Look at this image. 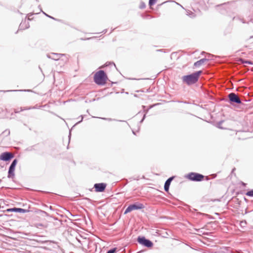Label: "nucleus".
<instances>
[{
    "label": "nucleus",
    "instance_id": "5fc2aeb1",
    "mask_svg": "<svg viewBox=\"0 0 253 253\" xmlns=\"http://www.w3.org/2000/svg\"><path fill=\"white\" fill-rule=\"evenodd\" d=\"M42 193H45V192L44 191H41Z\"/></svg>",
    "mask_w": 253,
    "mask_h": 253
},
{
    "label": "nucleus",
    "instance_id": "4be33fe9",
    "mask_svg": "<svg viewBox=\"0 0 253 253\" xmlns=\"http://www.w3.org/2000/svg\"><path fill=\"white\" fill-rule=\"evenodd\" d=\"M110 65H113L115 68H116L115 64L113 62H106L103 66L104 67H107Z\"/></svg>",
    "mask_w": 253,
    "mask_h": 253
},
{
    "label": "nucleus",
    "instance_id": "f8f14e48",
    "mask_svg": "<svg viewBox=\"0 0 253 253\" xmlns=\"http://www.w3.org/2000/svg\"><path fill=\"white\" fill-rule=\"evenodd\" d=\"M175 177L174 176H172L170 177H169L165 182L164 184V190L166 192H168L169 189V186L170 185V183L172 181V180L174 179Z\"/></svg>",
    "mask_w": 253,
    "mask_h": 253
},
{
    "label": "nucleus",
    "instance_id": "1a4fd4ad",
    "mask_svg": "<svg viewBox=\"0 0 253 253\" xmlns=\"http://www.w3.org/2000/svg\"><path fill=\"white\" fill-rule=\"evenodd\" d=\"M14 157V155L10 152H4L0 155V160L3 161H9Z\"/></svg>",
    "mask_w": 253,
    "mask_h": 253
},
{
    "label": "nucleus",
    "instance_id": "ea45409f",
    "mask_svg": "<svg viewBox=\"0 0 253 253\" xmlns=\"http://www.w3.org/2000/svg\"><path fill=\"white\" fill-rule=\"evenodd\" d=\"M249 40H252V42H253V36H251V37H250V38H249Z\"/></svg>",
    "mask_w": 253,
    "mask_h": 253
},
{
    "label": "nucleus",
    "instance_id": "8fccbe9b",
    "mask_svg": "<svg viewBox=\"0 0 253 253\" xmlns=\"http://www.w3.org/2000/svg\"><path fill=\"white\" fill-rule=\"evenodd\" d=\"M205 52L204 51H203V52H202V53H201V54H205Z\"/></svg>",
    "mask_w": 253,
    "mask_h": 253
},
{
    "label": "nucleus",
    "instance_id": "412c9836",
    "mask_svg": "<svg viewBox=\"0 0 253 253\" xmlns=\"http://www.w3.org/2000/svg\"><path fill=\"white\" fill-rule=\"evenodd\" d=\"M247 225V222L246 220H242L240 222V225L241 227L244 229Z\"/></svg>",
    "mask_w": 253,
    "mask_h": 253
},
{
    "label": "nucleus",
    "instance_id": "c9c22d12",
    "mask_svg": "<svg viewBox=\"0 0 253 253\" xmlns=\"http://www.w3.org/2000/svg\"><path fill=\"white\" fill-rule=\"evenodd\" d=\"M33 15V13H29V14H28V19L29 20H31V19L30 18V16H32Z\"/></svg>",
    "mask_w": 253,
    "mask_h": 253
},
{
    "label": "nucleus",
    "instance_id": "72a5a7b5",
    "mask_svg": "<svg viewBox=\"0 0 253 253\" xmlns=\"http://www.w3.org/2000/svg\"><path fill=\"white\" fill-rule=\"evenodd\" d=\"M65 58L62 59V60H63L64 62H67L68 61V58L66 57V56H64Z\"/></svg>",
    "mask_w": 253,
    "mask_h": 253
},
{
    "label": "nucleus",
    "instance_id": "6ab92c4d",
    "mask_svg": "<svg viewBox=\"0 0 253 253\" xmlns=\"http://www.w3.org/2000/svg\"><path fill=\"white\" fill-rule=\"evenodd\" d=\"M246 195L249 197H253V189L248 191L246 193Z\"/></svg>",
    "mask_w": 253,
    "mask_h": 253
},
{
    "label": "nucleus",
    "instance_id": "a211bd4d",
    "mask_svg": "<svg viewBox=\"0 0 253 253\" xmlns=\"http://www.w3.org/2000/svg\"><path fill=\"white\" fill-rule=\"evenodd\" d=\"M240 61H241V63L243 64H249V65L253 64V62L251 60H245L244 59H241Z\"/></svg>",
    "mask_w": 253,
    "mask_h": 253
},
{
    "label": "nucleus",
    "instance_id": "49530a36",
    "mask_svg": "<svg viewBox=\"0 0 253 253\" xmlns=\"http://www.w3.org/2000/svg\"><path fill=\"white\" fill-rule=\"evenodd\" d=\"M39 226H42V224H41V223H40V224H39Z\"/></svg>",
    "mask_w": 253,
    "mask_h": 253
},
{
    "label": "nucleus",
    "instance_id": "e433bc0d",
    "mask_svg": "<svg viewBox=\"0 0 253 253\" xmlns=\"http://www.w3.org/2000/svg\"><path fill=\"white\" fill-rule=\"evenodd\" d=\"M41 212L43 213L44 214H45L46 215H48V213L46 211H41Z\"/></svg>",
    "mask_w": 253,
    "mask_h": 253
},
{
    "label": "nucleus",
    "instance_id": "dca6fc26",
    "mask_svg": "<svg viewBox=\"0 0 253 253\" xmlns=\"http://www.w3.org/2000/svg\"><path fill=\"white\" fill-rule=\"evenodd\" d=\"M209 61V59L206 58H202V59L195 62L194 64V66L196 67H199L201 65H202L204 62H205L206 61Z\"/></svg>",
    "mask_w": 253,
    "mask_h": 253
},
{
    "label": "nucleus",
    "instance_id": "f03ea898",
    "mask_svg": "<svg viewBox=\"0 0 253 253\" xmlns=\"http://www.w3.org/2000/svg\"><path fill=\"white\" fill-rule=\"evenodd\" d=\"M250 4L251 7L249 12L244 13L242 17L235 16L233 17V20L238 19L243 23H249V21L253 23V0L251 1Z\"/></svg>",
    "mask_w": 253,
    "mask_h": 253
},
{
    "label": "nucleus",
    "instance_id": "4c0bfd02",
    "mask_svg": "<svg viewBox=\"0 0 253 253\" xmlns=\"http://www.w3.org/2000/svg\"><path fill=\"white\" fill-rule=\"evenodd\" d=\"M46 56L47 58H48L49 59H52V58H53L51 56V55L49 54H46Z\"/></svg>",
    "mask_w": 253,
    "mask_h": 253
},
{
    "label": "nucleus",
    "instance_id": "bb28decb",
    "mask_svg": "<svg viewBox=\"0 0 253 253\" xmlns=\"http://www.w3.org/2000/svg\"><path fill=\"white\" fill-rule=\"evenodd\" d=\"M7 91H31V90L29 89H20V90H8Z\"/></svg>",
    "mask_w": 253,
    "mask_h": 253
},
{
    "label": "nucleus",
    "instance_id": "58836bf2",
    "mask_svg": "<svg viewBox=\"0 0 253 253\" xmlns=\"http://www.w3.org/2000/svg\"><path fill=\"white\" fill-rule=\"evenodd\" d=\"M107 29H105V30H104L102 32V33L103 34H104L106 33H107Z\"/></svg>",
    "mask_w": 253,
    "mask_h": 253
},
{
    "label": "nucleus",
    "instance_id": "6e6d98bb",
    "mask_svg": "<svg viewBox=\"0 0 253 253\" xmlns=\"http://www.w3.org/2000/svg\"><path fill=\"white\" fill-rule=\"evenodd\" d=\"M70 253H73V252H71Z\"/></svg>",
    "mask_w": 253,
    "mask_h": 253
},
{
    "label": "nucleus",
    "instance_id": "0eeeda50",
    "mask_svg": "<svg viewBox=\"0 0 253 253\" xmlns=\"http://www.w3.org/2000/svg\"><path fill=\"white\" fill-rule=\"evenodd\" d=\"M145 208L143 204L135 202L132 204L129 205L126 209L124 212V214H127L128 212L133 211V210H141Z\"/></svg>",
    "mask_w": 253,
    "mask_h": 253
},
{
    "label": "nucleus",
    "instance_id": "aec40b11",
    "mask_svg": "<svg viewBox=\"0 0 253 253\" xmlns=\"http://www.w3.org/2000/svg\"><path fill=\"white\" fill-rule=\"evenodd\" d=\"M17 162H18V160H17V159H14L12 161V163H11L10 166L15 168L16 166V165L17 164Z\"/></svg>",
    "mask_w": 253,
    "mask_h": 253
},
{
    "label": "nucleus",
    "instance_id": "cd10ccee",
    "mask_svg": "<svg viewBox=\"0 0 253 253\" xmlns=\"http://www.w3.org/2000/svg\"><path fill=\"white\" fill-rule=\"evenodd\" d=\"M34 108H35V107H30L29 108H24V107H20V111H22L26 110H30V109H34Z\"/></svg>",
    "mask_w": 253,
    "mask_h": 253
},
{
    "label": "nucleus",
    "instance_id": "6e6552de",
    "mask_svg": "<svg viewBox=\"0 0 253 253\" xmlns=\"http://www.w3.org/2000/svg\"><path fill=\"white\" fill-rule=\"evenodd\" d=\"M225 6H228V11L234 10L237 7L236 2L235 1H231L216 5L217 7H224Z\"/></svg>",
    "mask_w": 253,
    "mask_h": 253
},
{
    "label": "nucleus",
    "instance_id": "c03bdc74",
    "mask_svg": "<svg viewBox=\"0 0 253 253\" xmlns=\"http://www.w3.org/2000/svg\"><path fill=\"white\" fill-rule=\"evenodd\" d=\"M27 150H28V151H31V150H32V148H30V147H29V148H28L27 149Z\"/></svg>",
    "mask_w": 253,
    "mask_h": 253
},
{
    "label": "nucleus",
    "instance_id": "c756f323",
    "mask_svg": "<svg viewBox=\"0 0 253 253\" xmlns=\"http://www.w3.org/2000/svg\"><path fill=\"white\" fill-rule=\"evenodd\" d=\"M40 11L42 12L43 14H44L46 17L48 18H49V17H51V16H50L49 15H48L47 14L43 12L41 8H40Z\"/></svg>",
    "mask_w": 253,
    "mask_h": 253
},
{
    "label": "nucleus",
    "instance_id": "2f4dec72",
    "mask_svg": "<svg viewBox=\"0 0 253 253\" xmlns=\"http://www.w3.org/2000/svg\"><path fill=\"white\" fill-rule=\"evenodd\" d=\"M14 112L15 113H18L21 111H20V109L19 110V108H17V109H15Z\"/></svg>",
    "mask_w": 253,
    "mask_h": 253
},
{
    "label": "nucleus",
    "instance_id": "b1692460",
    "mask_svg": "<svg viewBox=\"0 0 253 253\" xmlns=\"http://www.w3.org/2000/svg\"><path fill=\"white\" fill-rule=\"evenodd\" d=\"M146 7V4L144 2L141 1L139 7L140 9H144Z\"/></svg>",
    "mask_w": 253,
    "mask_h": 253
},
{
    "label": "nucleus",
    "instance_id": "20e7f679",
    "mask_svg": "<svg viewBox=\"0 0 253 253\" xmlns=\"http://www.w3.org/2000/svg\"><path fill=\"white\" fill-rule=\"evenodd\" d=\"M185 177L192 181L201 182L204 179L205 176L199 173L191 172L185 175Z\"/></svg>",
    "mask_w": 253,
    "mask_h": 253
},
{
    "label": "nucleus",
    "instance_id": "473e14b6",
    "mask_svg": "<svg viewBox=\"0 0 253 253\" xmlns=\"http://www.w3.org/2000/svg\"><path fill=\"white\" fill-rule=\"evenodd\" d=\"M49 18H51V19H53V20H55V21H61V20H60V19H56V18H54V17H52V16H51V17H49Z\"/></svg>",
    "mask_w": 253,
    "mask_h": 253
},
{
    "label": "nucleus",
    "instance_id": "f257e3e1",
    "mask_svg": "<svg viewBox=\"0 0 253 253\" xmlns=\"http://www.w3.org/2000/svg\"><path fill=\"white\" fill-rule=\"evenodd\" d=\"M202 70L196 71L192 74L183 76L182 80L183 83L188 85L196 84L199 80L200 75L202 74Z\"/></svg>",
    "mask_w": 253,
    "mask_h": 253
},
{
    "label": "nucleus",
    "instance_id": "423d86ee",
    "mask_svg": "<svg viewBox=\"0 0 253 253\" xmlns=\"http://www.w3.org/2000/svg\"><path fill=\"white\" fill-rule=\"evenodd\" d=\"M137 241L139 244L148 248L153 247L154 245L153 243L150 240L143 236H139L137 238Z\"/></svg>",
    "mask_w": 253,
    "mask_h": 253
},
{
    "label": "nucleus",
    "instance_id": "5701e85b",
    "mask_svg": "<svg viewBox=\"0 0 253 253\" xmlns=\"http://www.w3.org/2000/svg\"><path fill=\"white\" fill-rule=\"evenodd\" d=\"M157 0H149V5L151 7L154 5L157 2Z\"/></svg>",
    "mask_w": 253,
    "mask_h": 253
},
{
    "label": "nucleus",
    "instance_id": "3c124183",
    "mask_svg": "<svg viewBox=\"0 0 253 253\" xmlns=\"http://www.w3.org/2000/svg\"><path fill=\"white\" fill-rule=\"evenodd\" d=\"M132 132L134 135H136L135 132L134 131H133Z\"/></svg>",
    "mask_w": 253,
    "mask_h": 253
},
{
    "label": "nucleus",
    "instance_id": "a878e982",
    "mask_svg": "<svg viewBox=\"0 0 253 253\" xmlns=\"http://www.w3.org/2000/svg\"><path fill=\"white\" fill-rule=\"evenodd\" d=\"M93 118H95V117L92 116ZM99 118L98 117H97ZM101 119L104 120H107L108 121H117L115 119H113L111 118H99Z\"/></svg>",
    "mask_w": 253,
    "mask_h": 253
},
{
    "label": "nucleus",
    "instance_id": "393cba45",
    "mask_svg": "<svg viewBox=\"0 0 253 253\" xmlns=\"http://www.w3.org/2000/svg\"><path fill=\"white\" fill-rule=\"evenodd\" d=\"M117 251V248H114L108 250L106 253H116Z\"/></svg>",
    "mask_w": 253,
    "mask_h": 253
},
{
    "label": "nucleus",
    "instance_id": "a18cd8bd",
    "mask_svg": "<svg viewBox=\"0 0 253 253\" xmlns=\"http://www.w3.org/2000/svg\"><path fill=\"white\" fill-rule=\"evenodd\" d=\"M143 252V251H140L139 252H138L137 253H141Z\"/></svg>",
    "mask_w": 253,
    "mask_h": 253
},
{
    "label": "nucleus",
    "instance_id": "c85d7f7f",
    "mask_svg": "<svg viewBox=\"0 0 253 253\" xmlns=\"http://www.w3.org/2000/svg\"><path fill=\"white\" fill-rule=\"evenodd\" d=\"M191 12V13H190L189 12H187V15H189L191 17H195V14L192 12Z\"/></svg>",
    "mask_w": 253,
    "mask_h": 253
},
{
    "label": "nucleus",
    "instance_id": "de8ad7c7",
    "mask_svg": "<svg viewBox=\"0 0 253 253\" xmlns=\"http://www.w3.org/2000/svg\"><path fill=\"white\" fill-rule=\"evenodd\" d=\"M114 29H112L111 32H110V34L111 33L114 31Z\"/></svg>",
    "mask_w": 253,
    "mask_h": 253
},
{
    "label": "nucleus",
    "instance_id": "7c9ffc66",
    "mask_svg": "<svg viewBox=\"0 0 253 253\" xmlns=\"http://www.w3.org/2000/svg\"><path fill=\"white\" fill-rule=\"evenodd\" d=\"M80 117H81V120L80 121H79L78 122H77V123L76 124V125L78 124H79V123H81V122L83 121V119H84V116H83V115H81V116H80Z\"/></svg>",
    "mask_w": 253,
    "mask_h": 253
},
{
    "label": "nucleus",
    "instance_id": "f704fd0d",
    "mask_svg": "<svg viewBox=\"0 0 253 253\" xmlns=\"http://www.w3.org/2000/svg\"><path fill=\"white\" fill-rule=\"evenodd\" d=\"M222 123V121H220L218 123V126L217 127L220 128H222V127L220 126H221V124Z\"/></svg>",
    "mask_w": 253,
    "mask_h": 253
},
{
    "label": "nucleus",
    "instance_id": "603ef678",
    "mask_svg": "<svg viewBox=\"0 0 253 253\" xmlns=\"http://www.w3.org/2000/svg\"><path fill=\"white\" fill-rule=\"evenodd\" d=\"M119 121L120 122H125V121H121V120H120Z\"/></svg>",
    "mask_w": 253,
    "mask_h": 253
},
{
    "label": "nucleus",
    "instance_id": "a19ab883",
    "mask_svg": "<svg viewBox=\"0 0 253 253\" xmlns=\"http://www.w3.org/2000/svg\"><path fill=\"white\" fill-rule=\"evenodd\" d=\"M241 184L243 186H246V183L243 182H241Z\"/></svg>",
    "mask_w": 253,
    "mask_h": 253
},
{
    "label": "nucleus",
    "instance_id": "ddd939ff",
    "mask_svg": "<svg viewBox=\"0 0 253 253\" xmlns=\"http://www.w3.org/2000/svg\"><path fill=\"white\" fill-rule=\"evenodd\" d=\"M15 168L9 166L8 171V175L7 177L8 178H13L15 176Z\"/></svg>",
    "mask_w": 253,
    "mask_h": 253
},
{
    "label": "nucleus",
    "instance_id": "4468645a",
    "mask_svg": "<svg viewBox=\"0 0 253 253\" xmlns=\"http://www.w3.org/2000/svg\"><path fill=\"white\" fill-rule=\"evenodd\" d=\"M29 27H30V25H29V23L27 22L26 20H25L24 21H22L20 23V24L19 25V30H24V29L29 28Z\"/></svg>",
    "mask_w": 253,
    "mask_h": 253
},
{
    "label": "nucleus",
    "instance_id": "79ce46f5",
    "mask_svg": "<svg viewBox=\"0 0 253 253\" xmlns=\"http://www.w3.org/2000/svg\"><path fill=\"white\" fill-rule=\"evenodd\" d=\"M70 138H71V132H70L69 135V142H70Z\"/></svg>",
    "mask_w": 253,
    "mask_h": 253
},
{
    "label": "nucleus",
    "instance_id": "2eb2a0df",
    "mask_svg": "<svg viewBox=\"0 0 253 253\" xmlns=\"http://www.w3.org/2000/svg\"><path fill=\"white\" fill-rule=\"evenodd\" d=\"M51 54L53 55V56L52 58V59L57 61L60 59L61 57L65 56L66 54H62V53H51Z\"/></svg>",
    "mask_w": 253,
    "mask_h": 253
},
{
    "label": "nucleus",
    "instance_id": "37998d69",
    "mask_svg": "<svg viewBox=\"0 0 253 253\" xmlns=\"http://www.w3.org/2000/svg\"><path fill=\"white\" fill-rule=\"evenodd\" d=\"M178 102H180V103L183 102V103H185V104L188 103L186 101H178Z\"/></svg>",
    "mask_w": 253,
    "mask_h": 253
},
{
    "label": "nucleus",
    "instance_id": "9d476101",
    "mask_svg": "<svg viewBox=\"0 0 253 253\" xmlns=\"http://www.w3.org/2000/svg\"><path fill=\"white\" fill-rule=\"evenodd\" d=\"M107 184L105 183H95L94 185L93 188L95 189V191L96 192H103L106 187Z\"/></svg>",
    "mask_w": 253,
    "mask_h": 253
},
{
    "label": "nucleus",
    "instance_id": "f3484780",
    "mask_svg": "<svg viewBox=\"0 0 253 253\" xmlns=\"http://www.w3.org/2000/svg\"><path fill=\"white\" fill-rule=\"evenodd\" d=\"M148 112V110H147L145 113L143 114V112L141 113V112H138V113L137 114V116L138 115H143V117L142 118V119L141 120V121H140V123H142L144 121V120H145V118H146V113H147Z\"/></svg>",
    "mask_w": 253,
    "mask_h": 253
},
{
    "label": "nucleus",
    "instance_id": "39448f33",
    "mask_svg": "<svg viewBox=\"0 0 253 253\" xmlns=\"http://www.w3.org/2000/svg\"><path fill=\"white\" fill-rule=\"evenodd\" d=\"M227 102L233 106H235L237 104H241L242 103L238 95L234 92H231L228 94V100Z\"/></svg>",
    "mask_w": 253,
    "mask_h": 253
},
{
    "label": "nucleus",
    "instance_id": "864d4df0",
    "mask_svg": "<svg viewBox=\"0 0 253 253\" xmlns=\"http://www.w3.org/2000/svg\"><path fill=\"white\" fill-rule=\"evenodd\" d=\"M4 132H7V130H5V131H4L3 133H4Z\"/></svg>",
    "mask_w": 253,
    "mask_h": 253
},
{
    "label": "nucleus",
    "instance_id": "9b49d317",
    "mask_svg": "<svg viewBox=\"0 0 253 253\" xmlns=\"http://www.w3.org/2000/svg\"><path fill=\"white\" fill-rule=\"evenodd\" d=\"M8 211L19 212V213H27L30 211L29 210L24 209L20 208L14 207L13 208L9 209L7 210Z\"/></svg>",
    "mask_w": 253,
    "mask_h": 253
},
{
    "label": "nucleus",
    "instance_id": "09e8293b",
    "mask_svg": "<svg viewBox=\"0 0 253 253\" xmlns=\"http://www.w3.org/2000/svg\"><path fill=\"white\" fill-rule=\"evenodd\" d=\"M9 133H10V131H9V130H8L7 131V134H9Z\"/></svg>",
    "mask_w": 253,
    "mask_h": 253
},
{
    "label": "nucleus",
    "instance_id": "7ed1b4c3",
    "mask_svg": "<svg viewBox=\"0 0 253 253\" xmlns=\"http://www.w3.org/2000/svg\"><path fill=\"white\" fill-rule=\"evenodd\" d=\"M108 77L103 70H99L97 71L94 75L93 80L96 84L100 85L105 84Z\"/></svg>",
    "mask_w": 253,
    "mask_h": 253
}]
</instances>
